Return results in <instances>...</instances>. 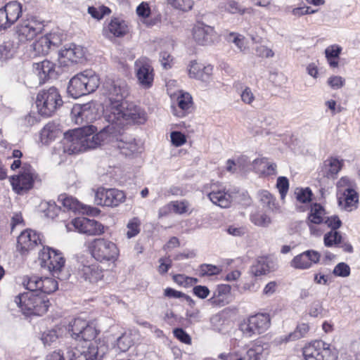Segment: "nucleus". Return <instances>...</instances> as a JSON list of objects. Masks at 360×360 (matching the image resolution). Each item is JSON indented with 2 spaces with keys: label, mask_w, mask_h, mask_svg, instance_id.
I'll return each mask as SVG.
<instances>
[{
  "label": "nucleus",
  "mask_w": 360,
  "mask_h": 360,
  "mask_svg": "<svg viewBox=\"0 0 360 360\" xmlns=\"http://www.w3.org/2000/svg\"><path fill=\"white\" fill-rule=\"evenodd\" d=\"M22 285L28 290L15 299V303L27 315L42 316L49 307L46 295L58 289V283L53 278L38 276H25Z\"/></svg>",
  "instance_id": "obj_1"
},
{
  "label": "nucleus",
  "mask_w": 360,
  "mask_h": 360,
  "mask_svg": "<svg viewBox=\"0 0 360 360\" xmlns=\"http://www.w3.org/2000/svg\"><path fill=\"white\" fill-rule=\"evenodd\" d=\"M110 127H105L95 134L96 128L93 125L84 126L64 134L63 151L68 154H77L105 144Z\"/></svg>",
  "instance_id": "obj_2"
},
{
  "label": "nucleus",
  "mask_w": 360,
  "mask_h": 360,
  "mask_svg": "<svg viewBox=\"0 0 360 360\" xmlns=\"http://www.w3.org/2000/svg\"><path fill=\"white\" fill-rule=\"evenodd\" d=\"M104 118L110 124L121 128L125 122L143 124L146 121V112L133 103L114 102L110 108L104 110Z\"/></svg>",
  "instance_id": "obj_3"
},
{
  "label": "nucleus",
  "mask_w": 360,
  "mask_h": 360,
  "mask_svg": "<svg viewBox=\"0 0 360 360\" xmlns=\"http://www.w3.org/2000/svg\"><path fill=\"white\" fill-rule=\"evenodd\" d=\"M104 118L110 124L121 128L125 122L143 124L146 121V112L133 103L114 102L110 108L104 110Z\"/></svg>",
  "instance_id": "obj_4"
},
{
  "label": "nucleus",
  "mask_w": 360,
  "mask_h": 360,
  "mask_svg": "<svg viewBox=\"0 0 360 360\" xmlns=\"http://www.w3.org/2000/svg\"><path fill=\"white\" fill-rule=\"evenodd\" d=\"M100 84L98 75L92 70H85L74 76L68 86V94L77 98L96 90Z\"/></svg>",
  "instance_id": "obj_5"
},
{
  "label": "nucleus",
  "mask_w": 360,
  "mask_h": 360,
  "mask_svg": "<svg viewBox=\"0 0 360 360\" xmlns=\"http://www.w3.org/2000/svg\"><path fill=\"white\" fill-rule=\"evenodd\" d=\"M39 259L41 266L46 268L53 276L60 280L68 278V274L63 272L65 260L61 252L49 247H44L39 252Z\"/></svg>",
  "instance_id": "obj_6"
},
{
  "label": "nucleus",
  "mask_w": 360,
  "mask_h": 360,
  "mask_svg": "<svg viewBox=\"0 0 360 360\" xmlns=\"http://www.w3.org/2000/svg\"><path fill=\"white\" fill-rule=\"evenodd\" d=\"M36 103L39 113L49 117L62 106L63 101L58 90L53 86L41 90L37 96Z\"/></svg>",
  "instance_id": "obj_7"
},
{
  "label": "nucleus",
  "mask_w": 360,
  "mask_h": 360,
  "mask_svg": "<svg viewBox=\"0 0 360 360\" xmlns=\"http://www.w3.org/2000/svg\"><path fill=\"white\" fill-rule=\"evenodd\" d=\"M101 105L95 101L75 104L71 110L72 120L77 124H86L94 122L101 115Z\"/></svg>",
  "instance_id": "obj_8"
},
{
  "label": "nucleus",
  "mask_w": 360,
  "mask_h": 360,
  "mask_svg": "<svg viewBox=\"0 0 360 360\" xmlns=\"http://www.w3.org/2000/svg\"><path fill=\"white\" fill-rule=\"evenodd\" d=\"M271 319L267 314L259 313L250 316L240 324V330L246 338L264 333L270 326Z\"/></svg>",
  "instance_id": "obj_9"
},
{
  "label": "nucleus",
  "mask_w": 360,
  "mask_h": 360,
  "mask_svg": "<svg viewBox=\"0 0 360 360\" xmlns=\"http://www.w3.org/2000/svg\"><path fill=\"white\" fill-rule=\"evenodd\" d=\"M89 249L93 257L101 262H114L119 255V250L114 243L101 238L94 239L91 243Z\"/></svg>",
  "instance_id": "obj_10"
},
{
  "label": "nucleus",
  "mask_w": 360,
  "mask_h": 360,
  "mask_svg": "<svg viewBox=\"0 0 360 360\" xmlns=\"http://www.w3.org/2000/svg\"><path fill=\"white\" fill-rule=\"evenodd\" d=\"M305 360H337L338 352L329 344L316 340L303 349Z\"/></svg>",
  "instance_id": "obj_11"
},
{
  "label": "nucleus",
  "mask_w": 360,
  "mask_h": 360,
  "mask_svg": "<svg viewBox=\"0 0 360 360\" xmlns=\"http://www.w3.org/2000/svg\"><path fill=\"white\" fill-rule=\"evenodd\" d=\"M103 90L109 99V104L106 108H110L116 101L124 103V98L129 94V86L126 81L122 79H108L103 84Z\"/></svg>",
  "instance_id": "obj_12"
},
{
  "label": "nucleus",
  "mask_w": 360,
  "mask_h": 360,
  "mask_svg": "<svg viewBox=\"0 0 360 360\" xmlns=\"http://www.w3.org/2000/svg\"><path fill=\"white\" fill-rule=\"evenodd\" d=\"M107 127H110V129L105 143H110L113 147L118 148L120 153L125 156H130L138 152L139 147L134 139H127L124 134L120 133L115 134V126H108Z\"/></svg>",
  "instance_id": "obj_13"
},
{
  "label": "nucleus",
  "mask_w": 360,
  "mask_h": 360,
  "mask_svg": "<svg viewBox=\"0 0 360 360\" xmlns=\"http://www.w3.org/2000/svg\"><path fill=\"white\" fill-rule=\"evenodd\" d=\"M107 127H110V129L105 143H110L113 147L118 148L120 153L125 156H130L138 152L139 147L134 139H127L124 134L120 133L115 134V126H108Z\"/></svg>",
  "instance_id": "obj_14"
},
{
  "label": "nucleus",
  "mask_w": 360,
  "mask_h": 360,
  "mask_svg": "<svg viewBox=\"0 0 360 360\" xmlns=\"http://www.w3.org/2000/svg\"><path fill=\"white\" fill-rule=\"evenodd\" d=\"M37 178L34 169L30 165L24 164L20 174L11 178V184L13 189L20 194L31 189Z\"/></svg>",
  "instance_id": "obj_15"
},
{
  "label": "nucleus",
  "mask_w": 360,
  "mask_h": 360,
  "mask_svg": "<svg viewBox=\"0 0 360 360\" xmlns=\"http://www.w3.org/2000/svg\"><path fill=\"white\" fill-rule=\"evenodd\" d=\"M123 191L116 188H99L95 193V203L101 206L117 207L125 200Z\"/></svg>",
  "instance_id": "obj_16"
},
{
  "label": "nucleus",
  "mask_w": 360,
  "mask_h": 360,
  "mask_svg": "<svg viewBox=\"0 0 360 360\" xmlns=\"http://www.w3.org/2000/svg\"><path fill=\"white\" fill-rule=\"evenodd\" d=\"M134 70L139 84L143 89L150 88L154 80V72L150 60L146 57L136 60Z\"/></svg>",
  "instance_id": "obj_17"
},
{
  "label": "nucleus",
  "mask_w": 360,
  "mask_h": 360,
  "mask_svg": "<svg viewBox=\"0 0 360 360\" xmlns=\"http://www.w3.org/2000/svg\"><path fill=\"white\" fill-rule=\"evenodd\" d=\"M193 39L199 45H210L216 40L217 34L214 28L202 22H197L191 30Z\"/></svg>",
  "instance_id": "obj_18"
},
{
  "label": "nucleus",
  "mask_w": 360,
  "mask_h": 360,
  "mask_svg": "<svg viewBox=\"0 0 360 360\" xmlns=\"http://www.w3.org/2000/svg\"><path fill=\"white\" fill-rule=\"evenodd\" d=\"M22 15V5L17 1L7 3L0 8V30L6 29L15 23Z\"/></svg>",
  "instance_id": "obj_19"
},
{
  "label": "nucleus",
  "mask_w": 360,
  "mask_h": 360,
  "mask_svg": "<svg viewBox=\"0 0 360 360\" xmlns=\"http://www.w3.org/2000/svg\"><path fill=\"white\" fill-rule=\"evenodd\" d=\"M77 276L89 283H96L103 277V271L97 263L81 261L78 263Z\"/></svg>",
  "instance_id": "obj_20"
},
{
  "label": "nucleus",
  "mask_w": 360,
  "mask_h": 360,
  "mask_svg": "<svg viewBox=\"0 0 360 360\" xmlns=\"http://www.w3.org/2000/svg\"><path fill=\"white\" fill-rule=\"evenodd\" d=\"M42 24L32 18L23 20L16 27V32L20 41H26L33 39L35 36L41 32Z\"/></svg>",
  "instance_id": "obj_21"
},
{
  "label": "nucleus",
  "mask_w": 360,
  "mask_h": 360,
  "mask_svg": "<svg viewBox=\"0 0 360 360\" xmlns=\"http://www.w3.org/2000/svg\"><path fill=\"white\" fill-rule=\"evenodd\" d=\"M84 56V51L80 46L71 44L59 51L58 61L62 66H69L79 63Z\"/></svg>",
  "instance_id": "obj_22"
},
{
  "label": "nucleus",
  "mask_w": 360,
  "mask_h": 360,
  "mask_svg": "<svg viewBox=\"0 0 360 360\" xmlns=\"http://www.w3.org/2000/svg\"><path fill=\"white\" fill-rule=\"evenodd\" d=\"M269 345L267 342L257 340L240 354L236 360H265L269 354Z\"/></svg>",
  "instance_id": "obj_23"
},
{
  "label": "nucleus",
  "mask_w": 360,
  "mask_h": 360,
  "mask_svg": "<svg viewBox=\"0 0 360 360\" xmlns=\"http://www.w3.org/2000/svg\"><path fill=\"white\" fill-rule=\"evenodd\" d=\"M17 248L22 254H25L32 250L39 243H41L40 236L33 230L22 231L18 238Z\"/></svg>",
  "instance_id": "obj_24"
},
{
  "label": "nucleus",
  "mask_w": 360,
  "mask_h": 360,
  "mask_svg": "<svg viewBox=\"0 0 360 360\" xmlns=\"http://www.w3.org/2000/svg\"><path fill=\"white\" fill-rule=\"evenodd\" d=\"M321 255L314 250H307L295 256L290 262L292 267L297 269H309L313 263L319 262Z\"/></svg>",
  "instance_id": "obj_25"
},
{
  "label": "nucleus",
  "mask_w": 360,
  "mask_h": 360,
  "mask_svg": "<svg viewBox=\"0 0 360 360\" xmlns=\"http://www.w3.org/2000/svg\"><path fill=\"white\" fill-rule=\"evenodd\" d=\"M33 69L39 76L40 83H44L49 79H56L58 75L56 64L49 60L34 63Z\"/></svg>",
  "instance_id": "obj_26"
},
{
  "label": "nucleus",
  "mask_w": 360,
  "mask_h": 360,
  "mask_svg": "<svg viewBox=\"0 0 360 360\" xmlns=\"http://www.w3.org/2000/svg\"><path fill=\"white\" fill-rule=\"evenodd\" d=\"M58 201L60 202L63 206L68 210L86 213L88 214H95L98 212V210L96 208L84 205L76 198L72 196H68L66 194L60 195L58 197Z\"/></svg>",
  "instance_id": "obj_27"
},
{
  "label": "nucleus",
  "mask_w": 360,
  "mask_h": 360,
  "mask_svg": "<svg viewBox=\"0 0 360 360\" xmlns=\"http://www.w3.org/2000/svg\"><path fill=\"white\" fill-rule=\"evenodd\" d=\"M176 106H172V113L179 117L186 116L193 106L191 96L187 92L179 91L176 98Z\"/></svg>",
  "instance_id": "obj_28"
},
{
  "label": "nucleus",
  "mask_w": 360,
  "mask_h": 360,
  "mask_svg": "<svg viewBox=\"0 0 360 360\" xmlns=\"http://www.w3.org/2000/svg\"><path fill=\"white\" fill-rule=\"evenodd\" d=\"M82 356L87 360H101L106 352L105 345L98 347L96 342L81 341Z\"/></svg>",
  "instance_id": "obj_29"
},
{
  "label": "nucleus",
  "mask_w": 360,
  "mask_h": 360,
  "mask_svg": "<svg viewBox=\"0 0 360 360\" xmlns=\"http://www.w3.org/2000/svg\"><path fill=\"white\" fill-rule=\"evenodd\" d=\"M104 34L108 37H121L128 32L126 22L117 18L111 19L107 27L103 30Z\"/></svg>",
  "instance_id": "obj_30"
},
{
  "label": "nucleus",
  "mask_w": 360,
  "mask_h": 360,
  "mask_svg": "<svg viewBox=\"0 0 360 360\" xmlns=\"http://www.w3.org/2000/svg\"><path fill=\"white\" fill-rule=\"evenodd\" d=\"M212 70L213 68L212 65H208L207 66H204L195 61H191L188 65V74L190 77L205 82L210 78V76L212 75Z\"/></svg>",
  "instance_id": "obj_31"
},
{
  "label": "nucleus",
  "mask_w": 360,
  "mask_h": 360,
  "mask_svg": "<svg viewBox=\"0 0 360 360\" xmlns=\"http://www.w3.org/2000/svg\"><path fill=\"white\" fill-rule=\"evenodd\" d=\"M207 195L212 203L222 208L229 207L232 202L231 195L224 188H214Z\"/></svg>",
  "instance_id": "obj_32"
},
{
  "label": "nucleus",
  "mask_w": 360,
  "mask_h": 360,
  "mask_svg": "<svg viewBox=\"0 0 360 360\" xmlns=\"http://www.w3.org/2000/svg\"><path fill=\"white\" fill-rule=\"evenodd\" d=\"M338 205L341 209L351 212L357 207L359 195L356 190L338 195Z\"/></svg>",
  "instance_id": "obj_33"
},
{
  "label": "nucleus",
  "mask_w": 360,
  "mask_h": 360,
  "mask_svg": "<svg viewBox=\"0 0 360 360\" xmlns=\"http://www.w3.org/2000/svg\"><path fill=\"white\" fill-rule=\"evenodd\" d=\"M275 264L271 259L260 257L257 259L251 266V272L255 276L265 275L274 269Z\"/></svg>",
  "instance_id": "obj_34"
},
{
  "label": "nucleus",
  "mask_w": 360,
  "mask_h": 360,
  "mask_svg": "<svg viewBox=\"0 0 360 360\" xmlns=\"http://www.w3.org/2000/svg\"><path fill=\"white\" fill-rule=\"evenodd\" d=\"M67 330L65 326H57L54 328L45 331L41 336V340L45 346L51 345L55 342L60 337L65 334Z\"/></svg>",
  "instance_id": "obj_35"
},
{
  "label": "nucleus",
  "mask_w": 360,
  "mask_h": 360,
  "mask_svg": "<svg viewBox=\"0 0 360 360\" xmlns=\"http://www.w3.org/2000/svg\"><path fill=\"white\" fill-rule=\"evenodd\" d=\"M49 45H47L46 39L44 36L38 40L33 42L28 50L30 57L35 58L40 56H44L49 51Z\"/></svg>",
  "instance_id": "obj_36"
},
{
  "label": "nucleus",
  "mask_w": 360,
  "mask_h": 360,
  "mask_svg": "<svg viewBox=\"0 0 360 360\" xmlns=\"http://www.w3.org/2000/svg\"><path fill=\"white\" fill-rule=\"evenodd\" d=\"M326 212L324 207L318 203H314L311 207L310 213L308 216V221L311 224H323L326 218Z\"/></svg>",
  "instance_id": "obj_37"
},
{
  "label": "nucleus",
  "mask_w": 360,
  "mask_h": 360,
  "mask_svg": "<svg viewBox=\"0 0 360 360\" xmlns=\"http://www.w3.org/2000/svg\"><path fill=\"white\" fill-rule=\"evenodd\" d=\"M86 323L87 322L82 319H75L69 323L68 326L66 327L67 330L65 333H69L75 341H77V340L80 338V335Z\"/></svg>",
  "instance_id": "obj_38"
},
{
  "label": "nucleus",
  "mask_w": 360,
  "mask_h": 360,
  "mask_svg": "<svg viewBox=\"0 0 360 360\" xmlns=\"http://www.w3.org/2000/svg\"><path fill=\"white\" fill-rule=\"evenodd\" d=\"M309 326L307 323H301L297 326L296 330L288 335L281 336L279 342H288L294 341L304 337L309 331Z\"/></svg>",
  "instance_id": "obj_39"
},
{
  "label": "nucleus",
  "mask_w": 360,
  "mask_h": 360,
  "mask_svg": "<svg viewBox=\"0 0 360 360\" xmlns=\"http://www.w3.org/2000/svg\"><path fill=\"white\" fill-rule=\"evenodd\" d=\"M337 195L356 190V183L348 176H342L336 184Z\"/></svg>",
  "instance_id": "obj_40"
},
{
  "label": "nucleus",
  "mask_w": 360,
  "mask_h": 360,
  "mask_svg": "<svg viewBox=\"0 0 360 360\" xmlns=\"http://www.w3.org/2000/svg\"><path fill=\"white\" fill-rule=\"evenodd\" d=\"M105 232V226L94 219H87L84 229L85 234L89 236L100 235Z\"/></svg>",
  "instance_id": "obj_41"
},
{
  "label": "nucleus",
  "mask_w": 360,
  "mask_h": 360,
  "mask_svg": "<svg viewBox=\"0 0 360 360\" xmlns=\"http://www.w3.org/2000/svg\"><path fill=\"white\" fill-rule=\"evenodd\" d=\"M221 7L227 12L236 14L243 15L245 13H250V8L242 7L237 1L234 0H226L222 4Z\"/></svg>",
  "instance_id": "obj_42"
},
{
  "label": "nucleus",
  "mask_w": 360,
  "mask_h": 360,
  "mask_svg": "<svg viewBox=\"0 0 360 360\" xmlns=\"http://www.w3.org/2000/svg\"><path fill=\"white\" fill-rule=\"evenodd\" d=\"M255 164L259 167V171L264 175L270 176L276 173V165L268 162L265 158L255 160Z\"/></svg>",
  "instance_id": "obj_43"
},
{
  "label": "nucleus",
  "mask_w": 360,
  "mask_h": 360,
  "mask_svg": "<svg viewBox=\"0 0 360 360\" xmlns=\"http://www.w3.org/2000/svg\"><path fill=\"white\" fill-rule=\"evenodd\" d=\"M259 197L261 203L267 210L274 211L277 209L276 199L269 191H262L259 193Z\"/></svg>",
  "instance_id": "obj_44"
},
{
  "label": "nucleus",
  "mask_w": 360,
  "mask_h": 360,
  "mask_svg": "<svg viewBox=\"0 0 360 360\" xmlns=\"http://www.w3.org/2000/svg\"><path fill=\"white\" fill-rule=\"evenodd\" d=\"M342 237L338 231H330L323 238L324 245L326 247H338L342 243Z\"/></svg>",
  "instance_id": "obj_45"
},
{
  "label": "nucleus",
  "mask_w": 360,
  "mask_h": 360,
  "mask_svg": "<svg viewBox=\"0 0 360 360\" xmlns=\"http://www.w3.org/2000/svg\"><path fill=\"white\" fill-rule=\"evenodd\" d=\"M251 221L258 226H267L271 223V218L264 212L257 211L250 215Z\"/></svg>",
  "instance_id": "obj_46"
},
{
  "label": "nucleus",
  "mask_w": 360,
  "mask_h": 360,
  "mask_svg": "<svg viewBox=\"0 0 360 360\" xmlns=\"http://www.w3.org/2000/svg\"><path fill=\"white\" fill-rule=\"evenodd\" d=\"M96 335L97 330L96 328L87 323L80 335V338L78 339L77 341L94 342V340Z\"/></svg>",
  "instance_id": "obj_47"
},
{
  "label": "nucleus",
  "mask_w": 360,
  "mask_h": 360,
  "mask_svg": "<svg viewBox=\"0 0 360 360\" xmlns=\"http://www.w3.org/2000/svg\"><path fill=\"white\" fill-rule=\"evenodd\" d=\"M140 224V220L136 217H134L129 220L127 225V237L128 238H131L139 233Z\"/></svg>",
  "instance_id": "obj_48"
},
{
  "label": "nucleus",
  "mask_w": 360,
  "mask_h": 360,
  "mask_svg": "<svg viewBox=\"0 0 360 360\" xmlns=\"http://www.w3.org/2000/svg\"><path fill=\"white\" fill-rule=\"evenodd\" d=\"M295 195L299 202L306 203L311 201L312 193L309 188H297L295 191Z\"/></svg>",
  "instance_id": "obj_49"
},
{
  "label": "nucleus",
  "mask_w": 360,
  "mask_h": 360,
  "mask_svg": "<svg viewBox=\"0 0 360 360\" xmlns=\"http://www.w3.org/2000/svg\"><path fill=\"white\" fill-rule=\"evenodd\" d=\"M76 345L72 348H69L67 352V356L70 360H87L82 356L81 349V341H77Z\"/></svg>",
  "instance_id": "obj_50"
},
{
  "label": "nucleus",
  "mask_w": 360,
  "mask_h": 360,
  "mask_svg": "<svg viewBox=\"0 0 360 360\" xmlns=\"http://www.w3.org/2000/svg\"><path fill=\"white\" fill-rule=\"evenodd\" d=\"M228 298L215 291L212 297L207 300V302L213 307H221L229 303Z\"/></svg>",
  "instance_id": "obj_51"
},
{
  "label": "nucleus",
  "mask_w": 360,
  "mask_h": 360,
  "mask_svg": "<svg viewBox=\"0 0 360 360\" xmlns=\"http://www.w3.org/2000/svg\"><path fill=\"white\" fill-rule=\"evenodd\" d=\"M88 13L95 19L101 20L105 15H108L110 13L109 8L102 6L98 8L90 6L88 8Z\"/></svg>",
  "instance_id": "obj_52"
},
{
  "label": "nucleus",
  "mask_w": 360,
  "mask_h": 360,
  "mask_svg": "<svg viewBox=\"0 0 360 360\" xmlns=\"http://www.w3.org/2000/svg\"><path fill=\"white\" fill-rule=\"evenodd\" d=\"M221 271L219 266L203 264L200 266V276H213L219 274Z\"/></svg>",
  "instance_id": "obj_53"
},
{
  "label": "nucleus",
  "mask_w": 360,
  "mask_h": 360,
  "mask_svg": "<svg viewBox=\"0 0 360 360\" xmlns=\"http://www.w3.org/2000/svg\"><path fill=\"white\" fill-rule=\"evenodd\" d=\"M342 161L335 158H330L326 161V165L328 167V172L331 174H337L342 167Z\"/></svg>",
  "instance_id": "obj_54"
},
{
  "label": "nucleus",
  "mask_w": 360,
  "mask_h": 360,
  "mask_svg": "<svg viewBox=\"0 0 360 360\" xmlns=\"http://www.w3.org/2000/svg\"><path fill=\"white\" fill-rule=\"evenodd\" d=\"M57 129L54 124L48 123L42 129L41 131V136L42 139L47 140H52L56 136Z\"/></svg>",
  "instance_id": "obj_55"
},
{
  "label": "nucleus",
  "mask_w": 360,
  "mask_h": 360,
  "mask_svg": "<svg viewBox=\"0 0 360 360\" xmlns=\"http://www.w3.org/2000/svg\"><path fill=\"white\" fill-rule=\"evenodd\" d=\"M132 345V340L127 334H122L117 340V345L121 352H126Z\"/></svg>",
  "instance_id": "obj_56"
},
{
  "label": "nucleus",
  "mask_w": 360,
  "mask_h": 360,
  "mask_svg": "<svg viewBox=\"0 0 360 360\" xmlns=\"http://www.w3.org/2000/svg\"><path fill=\"white\" fill-rule=\"evenodd\" d=\"M333 274L336 276L347 277L350 274V267L346 263L340 262L335 266Z\"/></svg>",
  "instance_id": "obj_57"
},
{
  "label": "nucleus",
  "mask_w": 360,
  "mask_h": 360,
  "mask_svg": "<svg viewBox=\"0 0 360 360\" xmlns=\"http://www.w3.org/2000/svg\"><path fill=\"white\" fill-rule=\"evenodd\" d=\"M276 186L279 191L281 198L284 199L289 188L288 179L285 176L278 177L277 179Z\"/></svg>",
  "instance_id": "obj_58"
},
{
  "label": "nucleus",
  "mask_w": 360,
  "mask_h": 360,
  "mask_svg": "<svg viewBox=\"0 0 360 360\" xmlns=\"http://www.w3.org/2000/svg\"><path fill=\"white\" fill-rule=\"evenodd\" d=\"M60 211V207L58 206L55 202L50 201L47 202V207L44 210V212L47 217L54 219L58 215Z\"/></svg>",
  "instance_id": "obj_59"
},
{
  "label": "nucleus",
  "mask_w": 360,
  "mask_h": 360,
  "mask_svg": "<svg viewBox=\"0 0 360 360\" xmlns=\"http://www.w3.org/2000/svg\"><path fill=\"white\" fill-rule=\"evenodd\" d=\"M44 39H46L47 45H49V50L53 47H58L62 41L61 37L57 33H50L44 36Z\"/></svg>",
  "instance_id": "obj_60"
},
{
  "label": "nucleus",
  "mask_w": 360,
  "mask_h": 360,
  "mask_svg": "<svg viewBox=\"0 0 360 360\" xmlns=\"http://www.w3.org/2000/svg\"><path fill=\"white\" fill-rule=\"evenodd\" d=\"M229 40L236 44L238 49L241 52H244L247 49L245 37L242 35H236V34H231Z\"/></svg>",
  "instance_id": "obj_61"
},
{
  "label": "nucleus",
  "mask_w": 360,
  "mask_h": 360,
  "mask_svg": "<svg viewBox=\"0 0 360 360\" xmlns=\"http://www.w3.org/2000/svg\"><path fill=\"white\" fill-rule=\"evenodd\" d=\"M170 138L172 143L176 147L181 146L186 142V136L180 131L171 132Z\"/></svg>",
  "instance_id": "obj_62"
},
{
  "label": "nucleus",
  "mask_w": 360,
  "mask_h": 360,
  "mask_svg": "<svg viewBox=\"0 0 360 360\" xmlns=\"http://www.w3.org/2000/svg\"><path fill=\"white\" fill-rule=\"evenodd\" d=\"M323 224L327 225L328 228H330V231H337L341 226L342 221L338 216L332 215L330 217L327 216Z\"/></svg>",
  "instance_id": "obj_63"
},
{
  "label": "nucleus",
  "mask_w": 360,
  "mask_h": 360,
  "mask_svg": "<svg viewBox=\"0 0 360 360\" xmlns=\"http://www.w3.org/2000/svg\"><path fill=\"white\" fill-rule=\"evenodd\" d=\"M193 4V0H173L169 4L175 8L186 11L191 9Z\"/></svg>",
  "instance_id": "obj_64"
}]
</instances>
